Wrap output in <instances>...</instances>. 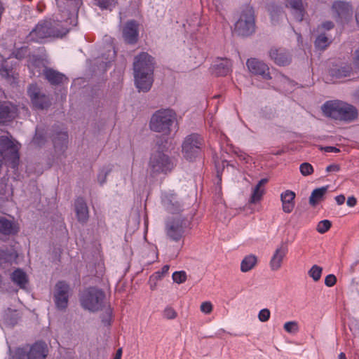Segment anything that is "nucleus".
<instances>
[{"label": "nucleus", "mask_w": 359, "mask_h": 359, "mask_svg": "<svg viewBox=\"0 0 359 359\" xmlns=\"http://www.w3.org/2000/svg\"><path fill=\"white\" fill-rule=\"evenodd\" d=\"M65 22L52 18L41 20L27 36V42L44 43L50 39L62 38L69 31Z\"/></svg>", "instance_id": "f257e3e1"}, {"label": "nucleus", "mask_w": 359, "mask_h": 359, "mask_svg": "<svg viewBox=\"0 0 359 359\" xmlns=\"http://www.w3.org/2000/svg\"><path fill=\"white\" fill-rule=\"evenodd\" d=\"M154 69V57L142 52L134 59L133 70L135 83L139 91L147 92L153 83Z\"/></svg>", "instance_id": "f03ea898"}, {"label": "nucleus", "mask_w": 359, "mask_h": 359, "mask_svg": "<svg viewBox=\"0 0 359 359\" xmlns=\"http://www.w3.org/2000/svg\"><path fill=\"white\" fill-rule=\"evenodd\" d=\"M322 110L327 116L341 121H353L358 115L355 107L339 100L326 102Z\"/></svg>", "instance_id": "7ed1b4c3"}, {"label": "nucleus", "mask_w": 359, "mask_h": 359, "mask_svg": "<svg viewBox=\"0 0 359 359\" xmlns=\"http://www.w3.org/2000/svg\"><path fill=\"white\" fill-rule=\"evenodd\" d=\"M175 118L176 114L172 109L158 110L151 116L150 128L153 131L168 135L170 132V127Z\"/></svg>", "instance_id": "20e7f679"}, {"label": "nucleus", "mask_w": 359, "mask_h": 359, "mask_svg": "<svg viewBox=\"0 0 359 359\" xmlns=\"http://www.w3.org/2000/svg\"><path fill=\"white\" fill-rule=\"evenodd\" d=\"M104 297L105 294L102 290L90 287L84 290L81 294V305L86 310L95 312L101 309Z\"/></svg>", "instance_id": "39448f33"}, {"label": "nucleus", "mask_w": 359, "mask_h": 359, "mask_svg": "<svg viewBox=\"0 0 359 359\" xmlns=\"http://www.w3.org/2000/svg\"><path fill=\"white\" fill-rule=\"evenodd\" d=\"M255 28L254 11L251 7H246L235 24L234 32L238 35L246 36L252 34Z\"/></svg>", "instance_id": "423d86ee"}, {"label": "nucleus", "mask_w": 359, "mask_h": 359, "mask_svg": "<svg viewBox=\"0 0 359 359\" xmlns=\"http://www.w3.org/2000/svg\"><path fill=\"white\" fill-rule=\"evenodd\" d=\"M203 144V138L198 134L193 133L187 136L182 145L184 157L192 161L199 155Z\"/></svg>", "instance_id": "0eeeda50"}, {"label": "nucleus", "mask_w": 359, "mask_h": 359, "mask_svg": "<svg viewBox=\"0 0 359 359\" xmlns=\"http://www.w3.org/2000/svg\"><path fill=\"white\" fill-rule=\"evenodd\" d=\"M19 147L7 136H0V156L10 161L11 167L15 168L19 162Z\"/></svg>", "instance_id": "6e6552de"}, {"label": "nucleus", "mask_w": 359, "mask_h": 359, "mask_svg": "<svg viewBox=\"0 0 359 359\" xmlns=\"http://www.w3.org/2000/svg\"><path fill=\"white\" fill-rule=\"evenodd\" d=\"M149 166L153 173L159 174L171 171L174 168V164L168 155L160 151H156L151 154Z\"/></svg>", "instance_id": "1a4fd4ad"}, {"label": "nucleus", "mask_w": 359, "mask_h": 359, "mask_svg": "<svg viewBox=\"0 0 359 359\" xmlns=\"http://www.w3.org/2000/svg\"><path fill=\"white\" fill-rule=\"evenodd\" d=\"M48 353L47 346L44 342L37 341L33 344L28 353L25 348H18L15 351V359H45Z\"/></svg>", "instance_id": "9d476101"}, {"label": "nucleus", "mask_w": 359, "mask_h": 359, "mask_svg": "<svg viewBox=\"0 0 359 359\" xmlns=\"http://www.w3.org/2000/svg\"><path fill=\"white\" fill-rule=\"evenodd\" d=\"M187 229L186 222L181 219L167 221L165 232L168 239L174 242L180 241L184 236Z\"/></svg>", "instance_id": "9b49d317"}, {"label": "nucleus", "mask_w": 359, "mask_h": 359, "mask_svg": "<svg viewBox=\"0 0 359 359\" xmlns=\"http://www.w3.org/2000/svg\"><path fill=\"white\" fill-rule=\"evenodd\" d=\"M33 106L36 109H45L50 106L49 97L44 94H41L36 84H31L27 90Z\"/></svg>", "instance_id": "f8f14e48"}, {"label": "nucleus", "mask_w": 359, "mask_h": 359, "mask_svg": "<svg viewBox=\"0 0 359 359\" xmlns=\"http://www.w3.org/2000/svg\"><path fill=\"white\" fill-rule=\"evenodd\" d=\"M122 36L127 43H136L139 36V24L134 20L128 21L123 27Z\"/></svg>", "instance_id": "ddd939ff"}, {"label": "nucleus", "mask_w": 359, "mask_h": 359, "mask_svg": "<svg viewBox=\"0 0 359 359\" xmlns=\"http://www.w3.org/2000/svg\"><path fill=\"white\" fill-rule=\"evenodd\" d=\"M17 107L10 102H0V125L12 121L17 116Z\"/></svg>", "instance_id": "4468645a"}, {"label": "nucleus", "mask_w": 359, "mask_h": 359, "mask_svg": "<svg viewBox=\"0 0 359 359\" xmlns=\"http://www.w3.org/2000/svg\"><path fill=\"white\" fill-rule=\"evenodd\" d=\"M247 66L249 71L257 75L262 76L264 79H271L269 74V68L264 62L259 61L255 58L248 59Z\"/></svg>", "instance_id": "2eb2a0df"}, {"label": "nucleus", "mask_w": 359, "mask_h": 359, "mask_svg": "<svg viewBox=\"0 0 359 359\" xmlns=\"http://www.w3.org/2000/svg\"><path fill=\"white\" fill-rule=\"evenodd\" d=\"M270 58L279 66H285L290 63L291 56L284 48H272L269 51Z\"/></svg>", "instance_id": "dca6fc26"}, {"label": "nucleus", "mask_w": 359, "mask_h": 359, "mask_svg": "<svg viewBox=\"0 0 359 359\" xmlns=\"http://www.w3.org/2000/svg\"><path fill=\"white\" fill-rule=\"evenodd\" d=\"M232 62L226 58L217 60L212 66V74L217 76H224L231 72Z\"/></svg>", "instance_id": "f3484780"}, {"label": "nucleus", "mask_w": 359, "mask_h": 359, "mask_svg": "<svg viewBox=\"0 0 359 359\" xmlns=\"http://www.w3.org/2000/svg\"><path fill=\"white\" fill-rule=\"evenodd\" d=\"M332 11L336 16L340 19L349 18L352 16L353 10L349 3L346 1H338L334 2L332 5Z\"/></svg>", "instance_id": "a211bd4d"}, {"label": "nucleus", "mask_w": 359, "mask_h": 359, "mask_svg": "<svg viewBox=\"0 0 359 359\" xmlns=\"http://www.w3.org/2000/svg\"><path fill=\"white\" fill-rule=\"evenodd\" d=\"M287 251V247L283 244H281L278 248H277L269 263L272 271H278L280 269L283 258L286 256Z\"/></svg>", "instance_id": "6ab92c4d"}, {"label": "nucleus", "mask_w": 359, "mask_h": 359, "mask_svg": "<svg viewBox=\"0 0 359 359\" xmlns=\"http://www.w3.org/2000/svg\"><path fill=\"white\" fill-rule=\"evenodd\" d=\"M283 211L290 213L294 208L296 194L291 190H286L280 194Z\"/></svg>", "instance_id": "aec40b11"}, {"label": "nucleus", "mask_w": 359, "mask_h": 359, "mask_svg": "<svg viewBox=\"0 0 359 359\" xmlns=\"http://www.w3.org/2000/svg\"><path fill=\"white\" fill-rule=\"evenodd\" d=\"M18 231V224L4 217H0V235L10 236L17 234Z\"/></svg>", "instance_id": "412c9836"}, {"label": "nucleus", "mask_w": 359, "mask_h": 359, "mask_svg": "<svg viewBox=\"0 0 359 359\" xmlns=\"http://www.w3.org/2000/svg\"><path fill=\"white\" fill-rule=\"evenodd\" d=\"M162 203L168 212L177 213L181 210V203L178 201L177 196L173 194H166L162 198Z\"/></svg>", "instance_id": "4be33fe9"}, {"label": "nucleus", "mask_w": 359, "mask_h": 359, "mask_svg": "<svg viewBox=\"0 0 359 359\" xmlns=\"http://www.w3.org/2000/svg\"><path fill=\"white\" fill-rule=\"evenodd\" d=\"M43 74L51 85H60L67 81L66 76L56 70L46 67Z\"/></svg>", "instance_id": "5701e85b"}, {"label": "nucleus", "mask_w": 359, "mask_h": 359, "mask_svg": "<svg viewBox=\"0 0 359 359\" xmlns=\"http://www.w3.org/2000/svg\"><path fill=\"white\" fill-rule=\"evenodd\" d=\"M75 210L79 222L85 223L88 219V208L85 200L83 198H79L75 202Z\"/></svg>", "instance_id": "b1692460"}, {"label": "nucleus", "mask_w": 359, "mask_h": 359, "mask_svg": "<svg viewBox=\"0 0 359 359\" xmlns=\"http://www.w3.org/2000/svg\"><path fill=\"white\" fill-rule=\"evenodd\" d=\"M266 178L262 179L259 181L257 185L252 189V194L249 200V203L255 204L260 201L265 194V189L264 186L267 183Z\"/></svg>", "instance_id": "393cba45"}, {"label": "nucleus", "mask_w": 359, "mask_h": 359, "mask_svg": "<svg viewBox=\"0 0 359 359\" xmlns=\"http://www.w3.org/2000/svg\"><path fill=\"white\" fill-rule=\"evenodd\" d=\"M53 142L55 150L63 151L67 148L68 134L67 132H60L53 135Z\"/></svg>", "instance_id": "a878e982"}, {"label": "nucleus", "mask_w": 359, "mask_h": 359, "mask_svg": "<svg viewBox=\"0 0 359 359\" xmlns=\"http://www.w3.org/2000/svg\"><path fill=\"white\" fill-rule=\"evenodd\" d=\"M12 281L20 288L25 289L28 282L27 274L20 269H15L11 274Z\"/></svg>", "instance_id": "bb28decb"}, {"label": "nucleus", "mask_w": 359, "mask_h": 359, "mask_svg": "<svg viewBox=\"0 0 359 359\" xmlns=\"http://www.w3.org/2000/svg\"><path fill=\"white\" fill-rule=\"evenodd\" d=\"M327 191V186L315 189L309 197V203L311 206H316L323 200L324 196Z\"/></svg>", "instance_id": "cd10ccee"}, {"label": "nucleus", "mask_w": 359, "mask_h": 359, "mask_svg": "<svg viewBox=\"0 0 359 359\" xmlns=\"http://www.w3.org/2000/svg\"><path fill=\"white\" fill-rule=\"evenodd\" d=\"M257 262L255 255H250L244 257L241 264V270L242 272H248L252 270Z\"/></svg>", "instance_id": "c85d7f7f"}, {"label": "nucleus", "mask_w": 359, "mask_h": 359, "mask_svg": "<svg viewBox=\"0 0 359 359\" xmlns=\"http://www.w3.org/2000/svg\"><path fill=\"white\" fill-rule=\"evenodd\" d=\"M352 68L349 65H344L338 69H332L331 74L337 79H342L351 75Z\"/></svg>", "instance_id": "c756f323"}, {"label": "nucleus", "mask_w": 359, "mask_h": 359, "mask_svg": "<svg viewBox=\"0 0 359 359\" xmlns=\"http://www.w3.org/2000/svg\"><path fill=\"white\" fill-rule=\"evenodd\" d=\"M69 285L65 281H59L56 283L54 294L69 297Z\"/></svg>", "instance_id": "7c9ffc66"}, {"label": "nucleus", "mask_w": 359, "mask_h": 359, "mask_svg": "<svg viewBox=\"0 0 359 359\" xmlns=\"http://www.w3.org/2000/svg\"><path fill=\"white\" fill-rule=\"evenodd\" d=\"M96 5L101 9L111 11L118 3V0H95Z\"/></svg>", "instance_id": "2f4dec72"}, {"label": "nucleus", "mask_w": 359, "mask_h": 359, "mask_svg": "<svg viewBox=\"0 0 359 359\" xmlns=\"http://www.w3.org/2000/svg\"><path fill=\"white\" fill-rule=\"evenodd\" d=\"M283 329L286 332L294 334L299 331V325L295 320L287 321L283 325Z\"/></svg>", "instance_id": "473e14b6"}, {"label": "nucleus", "mask_w": 359, "mask_h": 359, "mask_svg": "<svg viewBox=\"0 0 359 359\" xmlns=\"http://www.w3.org/2000/svg\"><path fill=\"white\" fill-rule=\"evenodd\" d=\"M330 41L325 34L319 35L315 41V46L320 50L325 49L330 44Z\"/></svg>", "instance_id": "72a5a7b5"}, {"label": "nucleus", "mask_w": 359, "mask_h": 359, "mask_svg": "<svg viewBox=\"0 0 359 359\" xmlns=\"http://www.w3.org/2000/svg\"><path fill=\"white\" fill-rule=\"evenodd\" d=\"M54 301L55 306L58 309L64 310L67 307L69 297L57 296V294H54Z\"/></svg>", "instance_id": "f704fd0d"}, {"label": "nucleus", "mask_w": 359, "mask_h": 359, "mask_svg": "<svg viewBox=\"0 0 359 359\" xmlns=\"http://www.w3.org/2000/svg\"><path fill=\"white\" fill-rule=\"evenodd\" d=\"M323 269L318 265H313L309 271V276L315 281H318L322 275Z\"/></svg>", "instance_id": "c9c22d12"}, {"label": "nucleus", "mask_w": 359, "mask_h": 359, "mask_svg": "<svg viewBox=\"0 0 359 359\" xmlns=\"http://www.w3.org/2000/svg\"><path fill=\"white\" fill-rule=\"evenodd\" d=\"M13 258L12 252L8 250H0V266L6 263H11Z\"/></svg>", "instance_id": "e433bc0d"}, {"label": "nucleus", "mask_w": 359, "mask_h": 359, "mask_svg": "<svg viewBox=\"0 0 359 359\" xmlns=\"http://www.w3.org/2000/svg\"><path fill=\"white\" fill-rule=\"evenodd\" d=\"M112 170V165L104 167L97 175V180L100 184H103L106 182L107 175Z\"/></svg>", "instance_id": "4c0bfd02"}, {"label": "nucleus", "mask_w": 359, "mask_h": 359, "mask_svg": "<svg viewBox=\"0 0 359 359\" xmlns=\"http://www.w3.org/2000/svg\"><path fill=\"white\" fill-rule=\"evenodd\" d=\"M331 222L327 219H324L318 222L316 230L320 233H326L331 227Z\"/></svg>", "instance_id": "58836bf2"}, {"label": "nucleus", "mask_w": 359, "mask_h": 359, "mask_svg": "<svg viewBox=\"0 0 359 359\" xmlns=\"http://www.w3.org/2000/svg\"><path fill=\"white\" fill-rule=\"evenodd\" d=\"M172 278L175 283L181 284L187 280V273L184 271H175L172 273Z\"/></svg>", "instance_id": "ea45409f"}, {"label": "nucleus", "mask_w": 359, "mask_h": 359, "mask_svg": "<svg viewBox=\"0 0 359 359\" xmlns=\"http://www.w3.org/2000/svg\"><path fill=\"white\" fill-rule=\"evenodd\" d=\"M287 5L290 6L296 13H299V18H302L301 8H302V0H287Z\"/></svg>", "instance_id": "a19ab883"}, {"label": "nucleus", "mask_w": 359, "mask_h": 359, "mask_svg": "<svg viewBox=\"0 0 359 359\" xmlns=\"http://www.w3.org/2000/svg\"><path fill=\"white\" fill-rule=\"evenodd\" d=\"M299 170L302 175L308 176L313 172V168L309 163H303L299 166Z\"/></svg>", "instance_id": "79ce46f5"}, {"label": "nucleus", "mask_w": 359, "mask_h": 359, "mask_svg": "<svg viewBox=\"0 0 359 359\" xmlns=\"http://www.w3.org/2000/svg\"><path fill=\"white\" fill-rule=\"evenodd\" d=\"M169 268L168 265H164L161 271H157L150 276L149 281H151L152 280H157L161 279L163 276L168 272Z\"/></svg>", "instance_id": "37998d69"}, {"label": "nucleus", "mask_w": 359, "mask_h": 359, "mask_svg": "<svg viewBox=\"0 0 359 359\" xmlns=\"http://www.w3.org/2000/svg\"><path fill=\"white\" fill-rule=\"evenodd\" d=\"M163 315V317L168 320L175 319L177 316L176 311L170 306H168L164 309Z\"/></svg>", "instance_id": "c03bdc74"}, {"label": "nucleus", "mask_w": 359, "mask_h": 359, "mask_svg": "<svg viewBox=\"0 0 359 359\" xmlns=\"http://www.w3.org/2000/svg\"><path fill=\"white\" fill-rule=\"evenodd\" d=\"M111 318L112 310L111 308H108L102 318V322L105 326H109L111 325Z\"/></svg>", "instance_id": "a18cd8bd"}, {"label": "nucleus", "mask_w": 359, "mask_h": 359, "mask_svg": "<svg viewBox=\"0 0 359 359\" xmlns=\"http://www.w3.org/2000/svg\"><path fill=\"white\" fill-rule=\"evenodd\" d=\"M271 312L268 309H263L258 313V318L261 322H266L269 320Z\"/></svg>", "instance_id": "49530a36"}, {"label": "nucleus", "mask_w": 359, "mask_h": 359, "mask_svg": "<svg viewBox=\"0 0 359 359\" xmlns=\"http://www.w3.org/2000/svg\"><path fill=\"white\" fill-rule=\"evenodd\" d=\"M201 311L205 314H210L213 310L212 304L210 302H204L201 304Z\"/></svg>", "instance_id": "de8ad7c7"}, {"label": "nucleus", "mask_w": 359, "mask_h": 359, "mask_svg": "<svg viewBox=\"0 0 359 359\" xmlns=\"http://www.w3.org/2000/svg\"><path fill=\"white\" fill-rule=\"evenodd\" d=\"M337 278L333 274L327 275L325 278V284L327 287H332L336 284Z\"/></svg>", "instance_id": "09e8293b"}, {"label": "nucleus", "mask_w": 359, "mask_h": 359, "mask_svg": "<svg viewBox=\"0 0 359 359\" xmlns=\"http://www.w3.org/2000/svg\"><path fill=\"white\" fill-rule=\"evenodd\" d=\"M353 65L355 71L359 73V48L355 50Z\"/></svg>", "instance_id": "8fccbe9b"}, {"label": "nucleus", "mask_w": 359, "mask_h": 359, "mask_svg": "<svg viewBox=\"0 0 359 359\" xmlns=\"http://www.w3.org/2000/svg\"><path fill=\"white\" fill-rule=\"evenodd\" d=\"M340 170V166L337 164H331L326 168V171L330 172H338Z\"/></svg>", "instance_id": "3c124183"}, {"label": "nucleus", "mask_w": 359, "mask_h": 359, "mask_svg": "<svg viewBox=\"0 0 359 359\" xmlns=\"http://www.w3.org/2000/svg\"><path fill=\"white\" fill-rule=\"evenodd\" d=\"M323 150H324L325 152H329V153H337V152H339V149L335 147H332V146H327V147H325L323 148H322Z\"/></svg>", "instance_id": "603ef678"}, {"label": "nucleus", "mask_w": 359, "mask_h": 359, "mask_svg": "<svg viewBox=\"0 0 359 359\" xmlns=\"http://www.w3.org/2000/svg\"><path fill=\"white\" fill-rule=\"evenodd\" d=\"M346 203L347 205L349 207H354L357 203L356 198L353 196L348 197Z\"/></svg>", "instance_id": "864d4df0"}, {"label": "nucleus", "mask_w": 359, "mask_h": 359, "mask_svg": "<svg viewBox=\"0 0 359 359\" xmlns=\"http://www.w3.org/2000/svg\"><path fill=\"white\" fill-rule=\"evenodd\" d=\"M345 196L342 194L335 197V201L338 205H342L345 202Z\"/></svg>", "instance_id": "5fc2aeb1"}, {"label": "nucleus", "mask_w": 359, "mask_h": 359, "mask_svg": "<svg viewBox=\"0 0 359 359\" xmlns=\"http://www.w3.org/2000/svg\"><path fill=\"white\" fill-rule=\"evenodd\" d=\"M323 27L327 30H330L334 27V24L331 21H327L322 25Z\"/></svg>", "instance_id": "6e6d98bb"}, {"label": "nucleus", "mask_w": 359, "mask_h": 359, "mask_svg": "<svg viewBox=\"0 0 359 359\" xmlns=\"http://www.w3.org/2000/svg\"><path fill=\"white\" fill-rule=\"evenodd\" d=\"M301 14H302V18H299V13H296L295 10H293V15L298 21H302L303 20V18H304L303 8H301Z\"/></svg>", "instance_id": "4d7b16f0"}, {"label": "nucleus", "mask_w": 359, "mask_h": 359, "mask_svg": "<svg viewBox=\"0 0 359 359\" xmlns=\"http://www.w3.org/2000/svg\"><path fill=\"white\" fill-rule=\"evenodd\" d=\"M0 74L6 77L8 76L9 72L6 68L2 67L0 69Z\"/></svg>", "instance_id": "13d9d810"}, {"label": "nucleus", "mask_w": 359, "mask_h": 359, "mask_svg": "<svg viewBox=\"0 0 359 359\" xmlns=\"http://www.w3.org/2000/svg\"><path fill=\"white\" fill-rule=\"evenodd\" d=\"M33 140H34L35 144H41L40 135L39 134L38 130H36V135H35Z\"/></svg>", "instance_id": "bf43d9fd"}, {"label": "nucleus", "mask_w": 359, "mask_h": 359, "mask_svg": "<svg viewBox=\"0 0 359 359\" xmlns=\"http://www.w3.org/2000/svg\"><path fill=\"white\" fill-rule=\"evenodd\" d=\"M121 356H122V348H118L116 351L115 357H118V358H121Z\"/></svg>", "instance_id": "052dcab7"}, {"label": "nucleus", "mask_w": 359, "mask_h": 359, "mask_svg": "<svg viewBox=\"0 0 359 359\" xmlns=\"http://www.w3.org/2000/svg\"><path fill=\"white\" fill-rule=\"evenodd\" d=\"M339 359H346L345 353H340L339 355Z\"/></svg>", "instance_id": "680f3d73"}, {"label": "nucleus", "mask_w": 359, "mask_h": 359, "mask_svg": "<svg viewBox=\"0 0 359 359\" xmlns=\"http://www.w3.org/2000/svg\"><path fill=\"white\" fill-rule=\"evenodd\" d=\"M239 157H240L241 158H243V160H246V157H247V156H246V154H241V155H240V156H239Z\"/></svg>", "instance_id": "e2e57ef3"}, {"label": "nucleus", "mask_w": 359, "mask_h": 359, "mask_svg": "<svg viewBox=\"0 0 359 359\" xmlns=\"http://www.w3.org/2000/svg\"><path fill=\"white\" fill-rule=\"evenodd\" d=\"M150 288H151V290H155V288H156V283H154V285L151 284Z\"/></svg>", "instance_id": "0e129e2a"}, {"label": "nucleus", "mask_w": 359, "mask_h": 359, "mask_svg": "<svg viewBox=\"0 0 359 359\" xmlns=\"http://www.w3.org/2000/svg\"><path fill=\"white\" fill-rule=\"evenodd\" d=\"M269 11L271 12V19H272V20H273V19H274V14L273 13L272 11H271L270 9H269Z\"/></svg>", "instance_id": "69168bd1"}, {"label": "nucleus", "mask_w": 359, "mask_h": 359, "mask_svg": "<svg viewBox=\"0 0 359 359\" xmlns=\"http://www.w3.org/2000/svg\"><path fill=\"white\" fill-rule=\"evenodd\" d=\"M355 95L359 99V89L356 91Z\"/></svg>", "instance_id": "338daca9"}, {"label": "nucleus", "mask_w": 359, "mask_h": 359, "mask_svg": "<svg viewBox=\"0 0 359 359\" xmlns=\"http://www.w3.org/2000/svg\"><path fill=\"white\" fill-rule=\"evenodd\" d=\"M114 359H121V358H118V357H115L114 358Z\"/></svg>", "instance_id": "774afa93"}]
</instances>
